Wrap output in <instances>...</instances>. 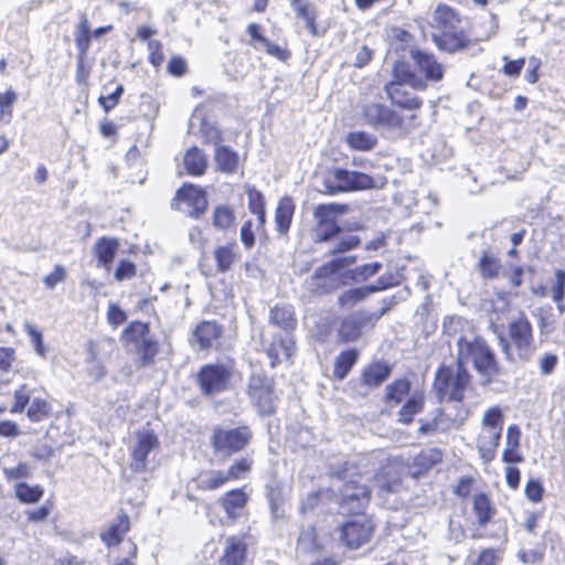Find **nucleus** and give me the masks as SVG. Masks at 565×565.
I'll use <instances>...</instances> for the list:
<instances>
[{
	"label": "nucleus",
	"mask_w": 565,
	"mask_h": 565,
	"mask_svg": "<svg viewBox=\"0 0 565 565\" xmlns=\"http://www.w3.org/2000/svg\"><path fill=\"white\" fill-rule=\"evenodd\" d=\"M366 468V459L359 458L344 461L337 468H332L331 475L343 482L340 489L341 504L348 511H359L363 509L370 500V490L365 484H361L355 477L369 479Z\"/></svg>",
	"instance_id": "1"
},
{
	"label": "nucleus",
	"mask_w": 565,
	"mask_h": 565,
	"mask_svg": "<svg viewBox=\"0 0 565 565\" xmlns=\"http://www.w3.org/2000/svg\"><path fill=\"white\" fill-rule=\"evenodd\" d=\"M411 57L417 72L411 70L406 63L399 62L394 66V76L416 89H425L428 82H439L444 77L445 66L437 61L433 53L422 50H412Z\"/></svg>",
	"instance_id": "2"
},
{
	"label": "nucleus",
	"mask_w": 565,
	"mask_h": 565,
	"mask_svg": "<svg viewBox=\"0 0 565 565\" xmlns=\"http://www.w3.org/2000/svg\"><path fill=\"white\" fill-rule=\"evenodd\" d=\"M363 117L367 125L377 130L403 137L417 128V116H403L392 107L382 103H371L364 106Z\"/></svg>",
	"instance_id": "3"
},
{
	"label": "nucleus",
	"mask_w": 565,
	"mask_h": 565,
	"mask_svg": "<svg viewBox=\"0 0 565 565\" xmlns=\"http://www.w3.org/2000/svg\"><path fill=\"white\" fill-rule=\"evenodd\" d=\"M458 359L463 366L471 362L481 376L489 383L491 377L499 374L500 366L488 344L478 338H460L457 342Z\"/></svg>",
	"instance_id": "4"
},
{
	"label": "nucleus",
	"mask_w": 565,
	"mask_h": 565,
	"mask_svg": "<svg viewBox=\"0 0 565 565\" xmlns=\"http://www.w3.org/2000/svg\"><path fill=\"white\" fill-rule=\"evenodd\" d=\"M509 335L511 344L504 338H500L505 358L512 362L527 360L533 352V338L531 323L523 313L510 322Z\"/></svg>",
	"instance_id": "5"
},
{
	"label": "nucleus",
	"mask_w": 565,
	"mask_h": 565,
	"mask_svg": "<svg viewBox=\"0 0 565 565\" xmlns=\"http://www.w3.org/2000/svg\"><path fill=\"white\" fill-rule=\"evenodd\" d=\"M470 382V375L466 367L456 362L452 365H443L439 367L434 387L441 399L459 403L465 396V391Z\"/></svg>",
	"instance_id": "6"
},
{
	"label": "nucleus",
	"mask_w": 565,
	"mask_h": 565,
	"mask_svg": "<svg viewBox=\"0 0 565 565\" xmlns=\"http://www.w3.org/2000/svg\"><path fill=\"white\" fill-rule=\"evenodd\" d=\"M159 447L158 437L152 430L148 428L137 430L129 444L130 468L136 472L153 470Z\"/></svg>",
	"instance_id": "7"
},
{
	"label": "nucleus",
	"mask_w": 565,
	"mask_h": 565,
	"mask_svg": "<svg viewBox=\"0 0 565 565\" xmlns=\"http://www.w3.org/2000/svg\"><path fill=\"white\" fill-rule=\"evenodd\" d=\"M375 186L374 179L363 172L334 168L323 180V191L328 194L369 190Z\"/></svg>",
	"instance_id": "8"
},
{
	"label": "nucleus",
	"mask_w": 565,
	"mask_h": 565,
	"mask_svg": "<svg viewBox=\"0 0 565 565\" xmlns=\"http://www.w3.org/2000/svg\"><path fill=\"white\" fill-rule=\"evenodd\" d=\"M252 439V431L248 427H237L232 429L215 428L211 436V444L215 454L224 457L243 450Z\"/></svg>",
	"instance_id": "9"
},
{
	"label": "nucleus",
	"mask_w": 565,
	"mask_h": 565,
	"mask_svg": "<svg viewBox=\"0 0 565 565\" xmlns=\"http://www.w3.org/2000/svg\"><path fill=\"white\" fill-rule=\"evenodd\" d=\"M355 262L354 256L335 257L317 268L312 276L316 291L327 294L335 289L339 284V271Z\"/></svg>",
	"instance_id": "10"
},
{
	"label": "nucleus",
	"mask_w": 565,
	"mask_h": 565,
	"mask_svg": "<svg viewBox=\"0 0 565 565\" xmlns=\"http://www.w3.org/2000/svg\"><path fill=\"white\" fill-rule=\"evenodd\" d=\"M172 207L191 217H199L207 207L205 192L194 185H183L175 194Z\"/></svg>",
	"instance_id": "11"
},
{
	"label": "nucleus",
	"mask_w": 565,
	"mask_h": 565,
	"mask_svg": "<svg viewBox=\"0 0 565 565\" xmlns=\"http://www.w3.org/2000/svg\"><path fill=\"white\" fill-rule=\"evenodd\" d=\"M373 524L364 514H358L345 522L341 529V539L349 548H359L372 536Z\"/></svg>",
	"instance_id": "12"
},
{
	"label": "nucleus",
	"mask_w": 565,
	"mask_h": 565,
	"mask_svg": "<svg viewBox=\"0 0 565 565\" xmlns=\"http://www.w3.org/2000/svg\"><path fill=\"white\" fill-rule=\"evenodd\" d=\"M232 376L231 370L222 364L205 365L199 374V384L205 395L224 391Z\"/></svg>",
	"instance_id": "13"
},
{
	"label": "nucleus",
	"mask_w": 565,
	"mask_h": 565,
	"mask_svg": "<svg viewBox=\"0 0 565 565\" xmlns=\"http://www.w3.org/2000/svg\"><path fill=\"white\" fill-rule=\"evenodd\" d=\"M248 394L262 414H271L274 412L273 387L266 376L253 374L249 379Z\"/></svg>",
	"instance_id": "14"
},
{
	"label": "nucleus",
	"mask_w": 565,
	"mask_h": 565,
	"mask_svg": "<svg viewBox=\"0 0 565 565\" xmlns=\"http://www.w3.org/2000/svg\"><path fill=\"white\" fill-rule=\"evenodd\" d=\"M468 412L460 408L455 416H451L449 408L437 409L436 415L431 422L420 420L419 433L423 435L431 434L435 431H449L462 425L467 417Z\"/></svg>",
	"instance_id": "15"
},
{
	"label": "nucleus",
	"mask_w": 565,
	"mask_h": 565,
	"mask_svg": "<svg viewBox=\"0 0 565 565\" xmlns=\"http://www.w3.org/2000/svg\"><path fill=\"white\" fill-rule=\"evenodd\" d=\"M403 467L395 461L383 466L374 476V486L381 492H397L402 484Z\"/></svg>",
	"instance_id": "16"
},
{
	"label": "nucleus",
	"mask_w": 565,
	"mask_h": 565,
	"mask_svg": "<svg viewBox=\"0 0 565 565\" xmlns=\"http://www.w3.org/2000/svg\"><path fill=\"white\" fill-rule=\"evenodd\" d=\"M395 79L385 86V92L392 103L404 109H418L422 106V100L405 87V82Z\"/></svg>",
	"instance_id": "17"
},
{
	"label": "nucleus",
	"mask_w": 565,
	"mask_h": 565,
	"mask_svg": "<svg viewBox=\"0 0 565 565\" xmlns=\"http://www.w3.org/2000/svg\"><path fill=\"white\" fill-rule=\"evenodd\" d=\"M374 315L367 312H354L345 318L339 330V337L342 341L349 342L356 340L362 329L373 323Z\"/></svg>",
	"instance_id": "18"
},
{
	"label": "nucleus",
	"mask_w": 565,
	"mask_h": 565,
	"mask_svg": "<svg viewBox=\"0 0 565 565\" xmlns=\"http://www.w3.org/2000/svg\"><path fill=\"white\" fill-rule=\"evenodd\" d=\"M433 40L436 46L445 52L455 53L457 51L466 49L470 40L462 31L456 30H445L439 34H433Z\"/></svg>",
	"instance_id": "19"
},
{
	"label": "nucleus",
	"mask_w": 565,
	"mask_h": 565,
	"mask_svg": "<svg viewBox=\"0 0 565 565\" xmlns=\"http://www.w3.org/2000/svg\"><path fill=\"white\" fill-rule=\"evenodd\" d=\"M500 439L501 433L481 428L477 438V449L483 463L488 465L495 458Z\"/></svg>",
	"instance_id": "20"
},
{
	"label": "nucleus",
	"mask_w": 565,
	"mask_h": 565,
	"mask_svg": "<svg viewBox=\"0 0 565 565\" xmlns=\"http://www.w3.org/2000/svg\"><path fill=\"white\" fill-rule=\"evenodd\" d=\"M387 286L388 285L383 281V278H380L376 285L349 289L339 297V305L343 308H351L363 301L370 295L385 289Z\"/></svg>",
	"instance_id": "21"
},
{
	"label": "nucleus",
	"mask_w": 565,
	"mask_h": 565,
	"mask_svg": "<svg viewBox=\"0 0 565 565\" xmlns=\"http://www.w3.org/2000/svg\"><path fill=\"white\" fill-rule=\"evenodd\" d=\"M295 352V341L291 334L286 333L285 335H279L274 339L269 348L267 349V354L270 359V364L274 367L277 363L281 362L284 359L288 360L292 356Z\"/></svg>",
	"instance_id": "22"
},
{
	"label": "nucleus",
	"mask_w": 565,
	"mask_h": 565,
	"mask_svg": "<svg viewBox=\"0 0 565 565\" xmlns=\"http://www.w3.org/2000/svg\"><path fill=\"white\" fill-rule=\"evenodd\" d=\"M461 20L459 14L446 4H438L434 10L431 18V26L441 31L456 30L459 28Z\"/></svg>",
	"instance_id": "23"
},
{
	"label": "nucleus",
	"mask_w": 565,
	"mask_h": 565,
	"mask_svg": "<svg viewBox=\"0 0 565 565\" xmlns=\"http://www.w3.org/2000/svg\"><path fill=\"white\" fill-rule=\"evenodd\" d=\"M222 565H242L246 557V543L242 537L230 536L225 541Z\"/></svg>",
	"instance_id": "24"
},
{
	"label": "nucleus",
	"mask_w": 565,
	"mask_h": 565,
	"mask_svg": "<svg viewBox=\"0 0 565 565\" xmlns=\"http://www.w3.org/2000/svg\"><path fill=\"white\" fill-rule=\"evenodd\" d=\"M247 500L248 495L242 489H235L226 492L220 499V503L226 515L231 520H236L245 508Z\"/></svg>",
	"instance_id": "25"
},
{
	"label": "nucleus",
	"mask_w": 565,
	"mask_h": 565,
	"mask_svg": "<svg viewBox=\"0 0 565 565\" xmlns=\"http://www.w3.org/2000/svg\"><path fill=\"white\" fill-rule=\"evenodd\" d=\"M217 169L224 173H235L239 168V157L236 151L226 146H217L214 151Z\"/></svg>",
	"instance_id": "26"
},
{
	"label": "nucleus",
	"mask_w": 565,
	"mask_h": 565,
	"mask_svg": "<svg viewBox=\"0 0 565 565\" xmlns=\"http://www.w3.org/2000/svg\"><path fill=\"white\" fill-rule=\"evenodd\" d=\"M149 335L150 329L147 323L134 321L122 332V342L128 350L132 351Z\"/></svg>",
	"instance_id": "27"
},
{
	"label": "nucleus",
	"mask_w": 565,
	"mask_h": 565,
	"mask_svg": "<svg viewBox=\"0 0 565 565\" xmlns=\"http://www.w3.org/2000/svg\"><path fill=\"white\" fill-rule=\"evenodd\" d=\"M220 334L221 329L215 322L203 321L196 327L193 340L200 349H210Z\"/></svg>",
	"instance_id": "28"
},
{
	"label": "nucleus",
	"mask_w": 565,
	"mask_h": 565,
	"mask_svg": "<svg viewBox=\"0 0 565 565\" xmlns=\"http://www.w3.org/2000/svg\"><path fill=\"white\" fill-rule=\"evenodd\" d=\"M129 530V519L126 514L118 515L108 530L102 533L100 537L108 546L117 545Z\"/></svg>",
	"instance_id": "29"
},
{
	"label": "nucleus",
	"mask_w": 565,
	"mask_h": 565,
	"mask_svg": "<svg viewBox=\"0 0 565 565\" xmlns=\"http://www.w3.org/2000/svg\"><path fill=\"white\" fill-rule=\"evenodd\" d=\"M294 212L295 204L292 199L289 196L280 199L275 215L276 228L280 234H286L288 232Z\"/></svg>",
	"instance_id": "30"
},
{
	"label": "nucleus",
	"mask_w": 565,
	"mask_h": 565,
	"mask_svg": "<svg viewBox=\"0 0 565 565\" xmlns=\"http://www.w3.org/2000/svg\"><path fill=\"white\" fill-rule=\"evenodd\" d=\"M425 396L422 391H414L406 403L402 406L398 412V422L403 424H409L413 417L420 413L424 408Z\"/></svg>",
	"instance_id": "31"
},
{
	"label": "nucleus",
	"mask_w": 565,
	"mask_h": 565,
	"mask_svg": "<svg viewBox=\"0 0 565 565\" xmlns=\"http://www.w3.org/2000/svg\"><path fill=\"white\" fill-rule=\"evenodd\" d=\"M183 164L189 174L202 175L207 168V159L202 150L192 147L185 152Z\"/></svg>",
	"instance_id": "32"
},
{
	"label": "nucleus",
	"mask_w": 565,
	"mask_h": 565,
	"mask_svg": "<svg viewBox=\"0 0 565 565\" xmlns=\"http://www.w3.org/2000/svg\"><path fill=\"white\" fill-rule=\"evenodd\" d=\"M297 15L306 21V26L312 35H317V10L312 3L307 0H290Z\"/></svg>",
	"instance_id": "33"
},
{
	"label": "nucleus",
	"mask_w": 565,
	"mask_h": 565,
	"mask_svg": "<svg viewBox=\"0 0 565 565\" xmlns=\"http://www.w3.org/2000/svg\"><path fill=\"white\" fill-rule=\"evenodd\" d=\"M331 243V248L329 250L330 255H338L342 253H347L355 247H358L361 243V239L358 235L352 234L350 232H342L338 234Z\"/></svg>",
	"instance_id": "34"
},
{
	"label": "nucleus",
	"mask_w": 565,
	"mask_h": 565,
	"mask_svg": "<svg viewBox=\"0 0 565 565\" xmlns=\"http://www.w3.org/2000/svg\"><path fill=\"white\" fill-rule=\"evenodd\" d=\"M473 512L477 516L478 523L481 526H484L493 518L495 509L484 493H479L473 497Z\"/></svg>",
	"instance_id": "35"
},
{
	"label": "nucleus",
	"mask_w": 565,
	"mask_h": 565,
	"mask_svg": "<svg viewBox=\"0 0 565 565\" xmlns=\"http://www.w3.org/2000/svg\"><path fill=\"white\" fill-rule=\"evenodd\" d=\"M391 373L390 367L383 363H373L362 373V382L367 386H377L384 382Z\"/></svg>",
	"instance_id": "36"
},
{
	"label": "nucleus",
	"mask_w": 565,
	"mask_h": 565,
	"mask_svg": "<svg viewBox=\"0 0 565 565\" xmlns=\"http://www.w3.org/2000/svg\"><path fill=\"white\" fill-rule=\"evenodd\" d=\"M359 352L354 349L341 352L334 362L333 376L343 380L355 364Z\"/></svg>",
	"instance_id": "37"
},
{
	"label": "nucleus",
	"mask_w": 565,
	"mask_h": 565,
	"mask_svg": "<svg viewBox=\"0 0 565 565\" xmlns=\"http://www.w3.org/2000/svg\"><path fill=\"white\" fill-rule=\"evenodd\" d=\"M230 481L226 470H211L202 473L198 479V487L202 490H216Z\"/></svg>",
	"instance_id": "38"
},
{
	"label": "nucleus",
	"mask_w": 565,
	"mask_h": 565,
	"mask_svg": "<svg viewBox=\"0 0 565 565\" xmlns=\"http://www.w3.org/2000/svg\"><path fill=\"white\" fill-rule=\"evenodd\" d=\"M347 212L343 204H320L315 209V218L317 224H326L337 222L335 217Z\"/></svg>",
	"instance_id": "39"
},
{
	"label": "nucleus",
	"mask_w": 565,
	"mask_h": 565,
	"mask_svg": "<svg viewBox=\"0 0 565 565\" xmlns=\"http://www.w3.org/2000/svg\"><path fill=\"white\" fill-rule=\"evenodd\" d=\"M270 322L286 331L291 330L296 324L294 311L289 306H275L270 309Z\"/></svg>",
	"instance_id": "40"
},
{
	"label": "nucleus",
	"mask_w": 565,
	"mask_h": 565,
	"mask_svg": "<svg viewBox=\"0 0 565 565\" xmlns=\"http://www.w3.org/2000/svg\"><path fill=\"white\" fill-rule=\"evenodd\" d=\"M235 244L218 246L214 250V258L218 271H227L237 258Z\"/></svg>",
	"instance_id": "41"
},
{
	"label": "nucleus",
	"mask_w": 565,
	"mask_h": 565,
	"mask_svg": "<svg viewBox=\"0 0 565 565\" xmlns=\"http://www.w3.org/2000/svg\"><path fill=\"white\" fill-rule=\"evenodd\" d=\"M117 248L118 242L117 239L113 238H103L96 244V256L106 269H109L110 264L116 255Z\"/></svg>",
	"instance_id": "42"
},
{
	"label": "nucleus",
	"mask_w": 565,
	"mask_h": 565,
	"mask_svg": "<svg viewBox=\"0 0 565 565\" xmlns=\"http://www.w3.org/2000/svg\"><path fill=\"white\" fill-rule=\"evenodd\" d=\"M441 460V454L438 450L430 449L426 451H422L419 455H417L414 458L413 461V475H420L428 469H430L433 466H435L437 462Z\"/></svg>",
	"instance_id": "43"
},
{
	"label": "nucleus",
	"mask_w": 565,
	"mask_h": 565,
	"mask_svg": "<svg viewBox=\"0 0 565 565\" xmlns=\"http://www.w3.org/2000/svg\"><path fill=\"white\" fill-rule=\"evenodd\" d=\"M347 142L352 149L370 151L377 143V138L365 131H353L347 136Z\"/></svg>",
	"instance_id": "44"
},
{
	"label": "nucleus",
	"mask_w": 565,
	"mask_h": 565,
	"mask_svg": "<svg viewBox=\"0 0 565 565\" xmlns=\"http://www.w3.org/2000/svg\"><path fill=\"white\" fill-rule=\"evenodd\" d=\"M411 383L405 379L394 381L386 387V401L390 405L399 404L409 393Z\"/></svg>",
	"instance_id": "45"
},
{
	"label": "nucleus",
	"mask_w": 565,
	"mask_h": 565,
	"mask_svg": "<svg viewBox=\"0 0 565 565\" xmlns=\"http://www.w3.org/2000/svg\"><path fill=\"white\" fill-rule=\"evenodd\" d=\"M89 33L90 26L85 13H82L79 17V23L77 25V30L75 32V42L76 46L82 55H84L89 46Z\"/></svg>",
	"instance_id": "46"
},
{
	"label": "nucleus",
	"mask_w": 565,
	"mask_h": 565,
	"mask_svg": "<svg viewBox=\"0 0 565 565\" xmlns=\"http://www.w3.org/2000/svg\"><path fill=\"white\" fill-rule=\"evenodd\" d=\"M158 342L151 335H149L146 340H142V342L132 351L140 355L142 365H150L158 353Z\"/></svg>",
	"instance_id": "47"
},
{
	"label": "nucleus",
	"mask_w": 565,
	"mask_h": 565,
	"mask_svg": "<svg viewBox=\"0 0 565 565\" xmlns=\"http://www.w3.org/2000/svg\"><path fill=\"white\" fill-rule=\"evenodd\" d=\"M23 329L26 332V334L29 335L30 341H31L36 354L42 359L46 358L49 349L43 342L42 332L33 323H31L29 321L24 322Z\"/></svg>",
	"instance_id": "48"
},
{
	"label": "nucleus",
	"mask_w": 565,
	"mask_h": 565,
	"mask_svg": "<svg viewBox=\"0 0 565 565\" xmlns=\"http://www.w3.org/2000/svg\"><path fill=\"white\" fill-rule=\"evenodd\" d=\"M17 498L24 503H35L43 495V489L40 486L31 487L24 482L15 486Z\"/></svg>",
	"instance_id": "49"
},
{
	"label": "nucleus",
	"mask_w": 565,
	"mask_h": 565,
	"mask_svg": "<svg viewBox=\"0 0 565 565\" xmlns=\"http://www.w3.org/2000/svg\"><path fill=\"white\" fill-rule=\"evenodd\" d=\"M252 466L253 460L249 458H239L235 460L228 467V469H226L230 481H236L246 478L252 470Z\"/></svg>",
	"instance_id": "50"
},
{
	"label": "nucleus",
	"mask_w": 565,
	"mask_h": 565,
	"mask_svg": "<svg viewBox=\"0 0 565 565\" xmlns=\"http://www.w3.org/2000/svg\"><path fill=\"white\" fill-rule=\"evenodd\" d=\"M235 216L232 207L218 205L213 213V225L221 230H226L234 224Z\"/></svg>",
	"instance_id": "51"
},
{
	"label": "nucleus",
	"mask_w": 565,
	"mask_h": 565,
	"mask_svg": "<svg viewBox=\"0 0 565 565\" xmlns=\"http://www.w3.org/2000/svg\"><path fill=\"white\" fill-rule=\"evenodd\" d=\"M479 270L483 278H494L499 275L501 265L494 257L484 253L478 263Z\"/></svg>",
	"instance_id": "52"
},
{
	"label": "nucleus",
	"mask_w": 565,
	"mask_h": 565,
	"mask_svg": "<svg viewBox=\"0 0 565 565\" xmlns=\"http://www.w3.org/2000/svg\"><path fill=\"white\" fill-rule=\"evenodd\" d=\"M481 428H488L490 430L502 433L503 414L498 406L491 407L484 413Z\"/></svg>",
	"instance_id": "53"
},
{
	"label": "nucleus",
	"mask_w": 565,
	"mask_h": 565,
	"mask_svg": "<svg viewBox=\"0 0 565 565\" xmlns=\"http://www.w3.org/2000/svg\"><path fill=\"white\" fill-rule=\"evenodd\" d=\"M565 291V271L557 269L555 271V281L551 288V295L553 300L557 303L561 311L564 310L563 299Z\"/></svg>",
	"instance_id": "54"
},
{
	"label": "nucleus",
	"mask_w": 565,
	"mask_h": 565,
	"mask_svg": "<svg viewBox=\"0 0 565 565\" xmlns=\"http://www.w3.org/2000/svg\"><path fill=\"white\" fill-rule=\"evenodd\" d=\"M51 411L50 404L42 398H33L29 408H28V417L32 422H40L44 417L49 416Z\"/></svg>",
	"instance_id": "55"
},
{
	"label": "nucleus",
	"mask_w": 565,
	"mask_h": 565,
	"mask_svg": "<svg viewBox=\"0 0 565 565\" xmlns=\"http://www.w3.org/2000/svg\"><path fill=\"white\" fill-rule=\"evenodd\" d=\"M340 226L337 222L326 223V224H317L315 228V241L316 242H330L338 234H340Z\"/></svg>",
	"instance_id": "56"
},
{
	"label": "nucleus",
	"mask_w": 565,
	"mask_h": 565,
	"mask_svg": "<svg viewBox=\"0 0 565 565\" xmlns=\"http://www.w3.org/2000/svg\"><path fill=\"white\" fill-rule=\"evenodd\" d=\"M201 135L206 143L214 145L215 148L220 146L222 141V132L221 130L212 124L203 122L201 126Z\"/></svg>",
	"instance_id": "57"
},
{
	"label": "nucleus",
	"mask_w": 565,
	"mask_h": 565,
	"mask_svg": "<svg viewBox=\"0 0 565 565\" xmlns=\"http://www.w3.org/2000/svg\"><path fill=\"white\" fill-rule=\"evenodd\" d=\"M2 471L9 481L28 478L31 473L30 466L26 462H20L15 467H3Z\"/></svg>",
	"instance_id": "58"
},
{
	"label": "nucleus",
	"mask_w": 565,
	"mask_h": 565,
	"mask_svg": "<svg viewBox=\"0 0 565 565\" xmlns=\"http://www.w3.org/2000/svg\"><path fill=\"white\" fill-rule=\"evenodd\" d=\"M30 402V392L25 385H22L14 392V404L11 408L12 413H22Z\"/></svg>",
	"instance_id": "59"
},
{
	"label": "nucleus",
	"mask_w": 565,
	"mask_h": 565,
	"mask_svg": "<svg viewBox=\"0 0 565 565\" xmlns=\"http://www.w3.org/2000/svg\"><path fill=\"white\" fill-rule=\"evenodd\" d=\"M381 268L382 264L377 262L360 266L354 270L353 278L355 280H366L369 277L376 275Z\"/></svg>",
	"instance_id": "60"
},
{
	"label": "nucleus",
	"mask_w": 565,
	"mask_h": 565,
	"mask_svg": "<svg viewBox=\"0 0 565 565\" xmlns=\"http://www.w3.org/2000/svg\"><path fill=\"white\" fill-rule=\"evenodd\" d=\"M316 547L315 531L308 529L301 532L298 537L297 548L302 552H309Z\"/></svg>",
	"instance_id": "61"
},
{
	"label": "nucleus",
	"mask_w": 565,
	"mask_h": 565,
	"mask_svg": "<svg viewBox=\"0 0 565 565\" xmlns=\"http://www.w3.org/2000/svg\"><path fill=\"white\" fill-rule=\"evenodd\" d=\"M122 93H124V86L118 85L116 87L115 92H113L106 96H100L99 103L103 106L104 110L109 111L110 109H113L119 103V99H120V96Z\"/></svg>",
	"instance_id": "62"
},
{
	"label": "nucleus",
	"mask_w": 565,
	"mask_h": 565,
	"mask_svg": "<svg viewBox=\"0 0 565 565\" xmlns=\"http://www.w3.org/2000/svg\"><path fill=\"white\" fill-rule=\"evenodd\" d=\"M66 270L63 266L56 265L53 271L43 278L46 288L53 289L58 282L65 279Z\"/></svg>",
	"instance_id": "63"
},
{
	"label": "nucleus",
	"mask_w": 565,
	"mask_h": 565,
	"mask_svg": "<svg viewBox=\"0 0 565 565\" xmlns=\"http://www.w3.org/2000/svg\"><path fill=\"white\" fill-rule=\"evenodd\" d=\"M15 361V351L12 348L0 347V372H9Z\"/></svg>",
	"instance_id": "64"
}]
</instances>
